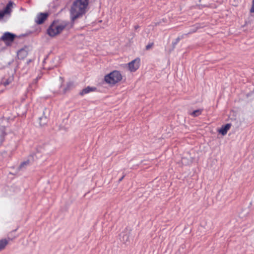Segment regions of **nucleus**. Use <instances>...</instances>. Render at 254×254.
<instances>
[{"label": "nucleus", "mask_w": 254, "mask_h": 254, "mask_svg": "<svg viewBox=\"0 0 254 254\" xmlns=\"http://www.w3.org/2000/svg\"><path fill=\"white\" fill-rule=\"evenodd\" d=\"M89 0H76L70 10V17L72 21L86 12Z\"/></svg>", "instance_id": "1"}, {"label": "nucleus", "mask_w": 254, "mask_h": 254, "mask_svg": "<svg viewBox=\"0 0 254 254\" xmlns=\"http://www.w3.org/2000/svg\"><path fill=\"white\" fill-rule=\"evenodd\" d=\"M123 79V75L118 70H114L104 77L105 82L110 85H115L121 81Z\"/></svg>", "instance_id": "2"}, {"label": "nucleus", "mask_w": 254, "mask_h": 254, "mask_svg": "<svg viewBox=\"0 0 254 254\" xmlns=\"http://www.w3.org/2000/svg\"><path fill=\"white\" fill-rule=\"evenodd\" d=\"M64 23L53 22L47 29V34L51 37H54L59 34L65 27Z\"/></svg>", "instance_id": "3"}, {"label": "nucleus", "mask_w": 254, "mask_h": 254, "mask_svg": "<svg viewBox=\"0 0 254 254\" xmlns=\"http://www.w3.org/2000/svg\"><path fill=\"white\" fill-rule=\"evenodd\" d=\"M140 60L136 58L127 64V67L130 72L135 71L140 66Z\"/></svg>", "instance_id": "4"}, {"label": "nucleus", "mask_w": 254, "mask_h": 254, "mask_svg": "<svg viewBox=\"0 0 254 254\" xmlns=\"http://www.w3.org/2000/svg\"><path fill=\"white\" fill-rule=\"evenodd\" d=\"M48 14L47 13H40L37 15L35 18V21L37 24L43 23L47 19Z\"/></svg>", "instance_id": "5"}, {"label": "nucleus", "mask_w": 254, "mask_h": 254, "mask_svg": "<svg viewBox=\"0 0 254 254\" xmlns=\"http://www.w3.org/2000/svg\"><path fill=\"white\" fill-rule=\"evenodd\" d=\"M15 36V35L9 33L5 32L2 37V39L5 42H12L13 41Z\"/></svg>", "instance_id": "6"}, {"label": "nucleus", "mask_w": 254, "mask_h": 254, "mask_svg": "<svg viewBox=\"0 0 254 254\" xmlns=\"http://www.w3.org/2000/svg\"><path fill=\"white\" fill-rule=\"evenodd\" d=\"M13 5L14 3L12 1H9L3 10L5 11L8 14H10L12 11V8H13Z\"/></svg>", "instance_id": "7"}, {"label": "nucleus", "mask_w": 254, "mask_h": 254, "mask_svg": "<svg viewBox=\"0 0 254 254\" xmlns=\"http://www.w3.org/2000/svg\"><path fill=\"white\" fill-rule=\"evenodd\" d=\"M231 127L230 124H226L225 126L222 127L219 130V132L221 133L222 135H225L228 130L230 129Z\"/></svg>", "instance_id": "8"}, {"label": "nucleus", "mask_w": 254, "mask_h": 254, "mask_svg": "<svg viewBox=\"0 0 254 254\" xmlns=\"http://www.w3.org/2000/svg\"><path fill=\"white\" fill-rule=\"evenodd\" d=\"M27 55V51L24 49L19 50L17 53V56L19 58L23 59Z\"/></svg>", "instance_id": "9"}, {"label": "nucleus", "mask_w": 254, "mask_h": 254, "mask_svg": "<svg viewBox=\"0 0 254 254\" xmlns=\"http://www.w3.org/2000/svg\"><path fill=\"white\" fill-rule=\"evenodd\" d=\"M8 244V241L6 239H2L0 240V251L6 247Z\"/></svg>", "instance_id": "10"}, {"label": "nucleus", "mask_w": 254, "mask_h": 254, "mask_svg": "<svg viewBox=\"0 0 254 254\" xmlns=\"http://www.w3.org/2000/svg\"><path fill=\"white\" fill-rule=\"evenodd\" d=\"M202 113V110L200 109L196 110L190 113V115L192 117H197L199 116Z\"/></svg>", "instance_id": "11"}, {"label": "nucleus", "mask_w": 254, "mask_h": 254, "mask_svg": "<svg viewBox=\"0 0 254 254\" xmlns=\"http://www.w3.org/2000/svg\"><path fill=\"white\" fill-rule=\"evenodd\" d=\"M94 89H95V88H91L90 87H88L85 88V89L82 90V91L81 92V94L84 95L85 94L88 93L91 91H94Z\"/></svg>", "instance_id": "12"}, {"label": "nucleus", "mask_w": 254, "mask_h": 254, "mask_svg": "<svg viewBox=\"0 0 254 254\" xmlns=\"http://www.w3.org/2000/svg\"><path fill=\"white\" fill-rule=\"evenodd\" d=\"M8 14L3 9L0 10V19L2 18L4 15Z\"/></svg>", "instance_id": "13"}, {"label": "nucleus", "mask_w": 254, "mask_h": 254, "mask_svg": "<svg viewBox=\"0 0 254 254\" xmlns=\"http://www.w3.org/2000/svg\"><path fill=\"white\" fill-rule=\"evenodd\" d=\"M251 12H254V0H253V3L251 9Z\"/></svg>", "instance_id": "14"}, {"label": "nucleus", "mask_w": 254, "mask_h": 254, "mask_svg": "<svg viewBox=\"0 0 254 254\" xmlns=\"http://www.w3.org/2000/svg\"><path fill=\"white\" fill-rule=\"evenodd\" d=\"M9 83H10V81L7 80V81L3 82V85L5 86H6V85H8L9 84Z\"/></svg>", "instance_id": "15"}, {"label": "nucleus", "mask_w": 254, "mask_h": 254, "mask_svg": "<svg viewBox=\"0 0 254 254\" xmlns=\"http://www.w3.org/2000/svg\"><path fill=\"white\" fill-rule=\"evenodd\" d=\"M26 162H23L21 165V167H23L24 165H26Z\"/></svg>", "instance_id": "16"}]
</instances>
